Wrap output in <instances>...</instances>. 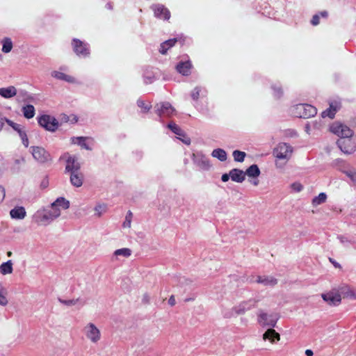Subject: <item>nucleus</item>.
Returning <instances> with one entry per match:
<instances>
[{"label":"nucleus","instance_id":"obj_13","mask_svg":"<svg viewBox=\"0 0 356 356\" xmlns=\"http://www.w3.org/2000/svg\"><path fill=\"white\" fill-rule=\"evenodd\" d=\"M167 127L170 129L177 136V138L181 140L186 145L191 144V139L186 136L185 132L173 122L168 124Z\"/></svg>","mask_w":356,"mask_h":356},{"label":"nucleus","instance_id":"obj_43","mask_svg":"<svg viewBox=\"0 0 356 356\" xmlns=\"http://www.w3.org/2000/svg\"><path fill=\"white\" fill-rule=\"evenodd\" d=\"M58 301L67 306V307H72V306H74V305H76L78 302H80V300L79 298L77 299H70V300H64V299H62L60 298H58Z\"/></svg>","mask_w":356,"mask_h":356},{"label":"nucleus","instance_id":"obj_11","mask_svg":"<svg viewBox=\"0 0 356 356\" xmlns=\"http://www.w3.org/2000/svg\"><path fill=\"white\" fill-rule=\"evenodd\" d=\"M277 319L278 318L275 315H268V314L261 311H260L259 314H258V323L261 326L274 327L276 325Z\"/></svg>","mask_w":356,"mask_h":356},{"label":"nucleus","instance_id":"obj_20","mask_svg":"<svg viewBox=\"0 0 356 356\" xmlns=\"http://www.w3.org/2000/svg\"><path fill=\"white\" fill-rule=\"evenodd\" d=\"M83 179H84V177L80 171L77 172L76 173V172L70 173V183L72 186H74L75 187L81 186L83 184Z\"/></svg>","mask_w":356,"mask_h":356},{"label":"nucleus","instance_id":"obj_4","mask_svg":"<svg viewBox=\"0 0 356 356\" xmlns=\"http://www.w3.org/2000/svg\"><path fill=\"white\" fill-rule=\"evenodd\" d=\"M292 114L296 118H309L317 113L316 108L311 104H298L291 108Z\"/></svg>","mask_w":356,"mask_h":356},{"label":"nucleus","instance_id":"obj_44","mask_svg":"<svg viewBox=\"0 0 356 356\" xmlns=\"http://www.w3.org/2000/svg\"><path fill=\"white\" fill-rule=\"evenodd\" d=\"M273 90V95L275 98H280L283 94L282 89L280 86L274 84L271 86Z\"/></svg>","mask_w":356,"mask_h":356},{"label":"nucleus","instance_id":"obj_37","mask_svg":"<svg viewBox=\"0 0 356 356\" xmlns=\"http://www.w3.org/2000/svg\"><path fill=\"white\" fill-rule=\"evenodd\" d=\"M328 16V13L326 10H323L319 13L314 15L311 20V24L313 26H317L320 23V18L326 19Z\"/></svg>","mask_w":356,"mask_h":356},{"label":"nucleus","instance_id":"obj_57","mask_svg":"<svg viewBox=\"0 0 356 356\" xmlns=\"http://www.w3.org/2000/svg\"><path fill=\"white\" fill-rule=\"evenodd\" d=\"M5 197V189L0 186V203L4 200Z\"/></svg>","mask_w":356,"mask_h":356},{"label":"nucleus","instance_id":"obj_45","mask_svg":"<svg viewBox=\"0 0 356 356\" xmlns=\"http://www.w3.org/2000/svg\"><path fill=\"white\" fill-rule=\"evenodd\" d=\"M335 110L333 108H330V107L322 112L321 116L325 118L326 117L332 119L335 115Z\"/></svg>","mask_w":356,"mask_h":356},{"label":"nucleus","instance_id":"obj_54","mask_svg":"<svg viewBox=\"0 0 356 356\" xmlns=\"http://www.w3.org/2000/svg\"><path fill=\"white\" fill-rule=\"evenodd\" d=\"M8 120H10L9 119H7L6 118L3 117L1 113H0V131L3 129V125L5 124V122L7 123V121Z\"/></svg>","mask_w":356,"mask_h":356},{"label":"nucleus","instance_id":"obj_5","mask_svg":"<svg viewBox=\"0 0 356 356\" xmlns=\"http://www.w3.org/2000/svg\"><path fill=\"white\" fill-rule=\"evenodd\" d=\"M36 215L39 218V222L49 224L60 216V211L58 207L52 206L51 203L49 210L44 209L38 211Z\"/></svg>","mask_w":356,"mask_h":356},{"label":"nucleus","instance_id":"obj_62","mask_svg":"<svg viewBox=\"0 0 356 356\" xmlns=\"http://www.w3.org/2000/svg\"><path fill=\"white\" fill-rule=\"evenodd\" d=\"M350 299L356 300V290H354V289L352 290V292H351V294L350 296Z\"/></svg>","mask_w":356,"mask_h":356},{"label":"nucleus","instance_id":"obj_27","mask_svg":"<svg viewBox=\"0 0 356 356\" xmlns=\"http://www.w3.org/2000/svg\"><path fill=\"white\" fill-rule=\"evenodd\" d=\"M137 106L140 108L142 113H147L152 108L150 102L145 101L142 98H139L136 102Z\"/></svg>","mask_w":356,"mask_h":356},{"label":"nucleus","instance_id":"obj_42","mask_svg":"<svg viewBox=\"0 0 356 356\" xmlns=\"http://www.w3.org/2000/svg\"><path fill=\"white\" fill-rule=\"evenodd\" d=\"M131 254V250L129 248H124L121 249L116 250L114 252L115 256H123L124 257H128Z\"/></svg>","mask_w":356,"mask_h":356},{"label":"nucleus","instance_id":"obj_53","mask_svg":"<svg viewBox=\"0 0 356 356\" xmlns=\"http://www.w3.org/2000/svg\"><path fill=\"white\" fill-rule=\"evenodd\" d=\"M20 94L22 95V96L24 98V102H31L33 98L31 96H29L26 92H21Z\"/></svg>","mask_w":356,"mask_h":356},{"label":"nucleus","instance_id":"obj_3","mask_svg":"<svg viewBox=\"0 0 356 356\" xmlns=\"http://www.w3.org/2000/svg\"><path fill=\"white\" fill-rule=\"evenodd\" d=\"M154 111L157 115L158 120L161 123L165 119L170 118L176 115L175 108L168 102H161L154 106Z\"/></svg>","mask_w":356,"mask_h":356},{"label":"nucleus","instance_id":"obj_23","mask_svg":"<svg viewBox=\"0 0 356 356\" xmlns=\"http://www.w3.org/2000/svg\"><path fill=\"white\" fill-rule=\"evenodd\" d=\"M10 215L14 219H23L26 216V211L23 207H16L11 209Z\"/></svg>","mask_w":356,"mask_h":356},{"label":"nucleus","instance_id":"obj_1","mask_svg":"<svg viewBox=\"0 0 356 356\" xmlns=\"http://www.w3.org/2000/svg\"><path fill=\"white\" fill-rule=\"evenodd\" d=\"M330 130L340 138L337 144L343 152L352 154L356 150V144L352 139L353 131L348 126L335 122L330 126Z\"/></svg>","mask_w":356,"mask_h":356},{"label":"nucleus","instance_id":"obj_51","mask_svg":"<svg viewBox=\"0 0 356 356\" xmlns=\"http://www.w3.org/2000/svg\"><path fill=\"white\" fill-rule=\"evenodd\" d=\"M291 188L295 192H300L303 189V186L299 182H295L291 185Z\"/></svg>","mask_w":356,"mask_h":356},{"label":"nucleus","instance_id":"obj_33","mask_svg":"<svg viewBox=\"0 0 356 356\" xmlns=\"http://www.w3.org/2000/svg\"><path fill=\"white\" fill-rule=\"evenodd\" d=\"M101 337L99 330L92 323H90V341L97 342Z\"/></svg>","mask_w":356,"mask_h":356},{"label":"nucleus","instance_id":"obj_47","mask_svg":"<svg viewBox=\"0 0 356 356\" xmlns=\"http://www.w3.org/2000/svg\"><path fill=\"white\" fill-rule=\"evenodd\" d=\"M7 124L10 125L15 131L17 132V134L19 135V131H25L22 127H21V125L19 124H17L11 120H8Z\"/></svg>","mask_w":356,"mask_h":356},{"label":"nucleus","instance_id":"obj_40","mask_svg":"<svg viewBox=\"0 0 356 356\" xmlns=\"http://www.w3.org/2000/svg\"><path fill=\"white\" fill-rule=\"evenodd\" d=\"M232 155L235 161L243 162L245 159L246 154L242 151L234 150L232 153Z\"/></svg>","mask_w":356,"mask_h":356},{"label":"nucleus","instance_id":"obj_2","mask_svg":"<svg viewBox=\"0 0 356 356\" xmlns=\"http://www.w3.org/2000/svg\"><path fill=\"white\" fill-rule=\"evenodd\" d=\"M293 149L288 143H280L273 151V156L278 160H284L285 162H276L275 165L277 168H282L284 164L291 159Z\"/></svg>","mask_w":356,"mask_h":356},{"label":"nucleus","instance_id":"obj_28","mask_svg":"<svg viewBox=\"0 0 356 356\" xmlns=\"http://www.w3.org/2000/svg\"><path fill=\"white\" fill-rule=\"evenodd\" d=\"M24 118L31 119L35 115V108L31 104H26L22 108Z\"/></svg>","mask_w":356,"mask_h":356},{"label":"nucleus","instance_id":"obj_8","mask_svg":"<svg viewBox=\"0 0 356 356\" xmlns=\"http://www.w3.org/2000/svg\"><path fill=\"white\" fill-rule=\"evenodd\" d=\"M38 122L47 131L54 132L58 127V120L49 115H42L38 118Z\"/></svg>","mask_w":356,"mask_h":356},{"label":"nucleus","instance_id":"obj_55","mask_svg":"<svg viewBox=\"0 0 356 356\" xmlns=\"http://www.w3.org/2000/svg\"><path fill=\"white\" fill-rule=\"evenodd\" d=\"M309 123L311 124V127H312V129H320V127L321 126V123H319L316 121H313Z\"/></svg>","mask_w":356,"mask_h":356},{"label":"nucleus","instance_id":"obj_32","mask_svg":"<svg viewBox=\"0 0 356 356\" xmlns=\"http://www.w3.org/2000/svg\"><path fill=\"white\" fill-rule=\"evenodd\" d=\"M245 173L250 177H257L259 176L261 172L257 165L253 164L246 170Z\"/></svg>","mask_w":356,"mask_h":356},{"label":"nucleus","instance_id":"obj_9","mask_svg":"<svg viewBox=\"0 0 356 356\" xmlns=\"http://www.w3.org/2000/svg\"><path fill=\"white\" fill-rule=\"evenodd\" d=\"M321 297L330 306H337L341 302V296L335 288L327 293H322Z\"/></svg>","mask_w":356,"mask_h":356},{"label":"nucleus","instance_id":"obj_35","mask_svg":"<svg viewBox=\"0 0 356 356\" xmlns=\"http://www.w3.org/2000/svg\"><path fill=\"white\" fill-rule=\"evenodd\" d=\"M264 339H268L271 341H274L275 339L279 340L280 339V334L276 332L273 329H268L264 334Z\"/></svg>","mask_w":356,"mask_h":356},{"label":"nucleus","instance_id":"obj_15","mask_svg":"<svg viewBox=\"0 0 356 356\" xmlns=\"http://www.w3.org/2000/svg\"><path fill=\"white\" fill-rule=\"evenodd\" d=\"M72 46L73 51L78 56L86 57L88 54V49L86 44L83 43L81 40L74 38L72 41Z\"/></svg>","mask_w":356,"mask_h":356},{"label":"nucleus","instance_id":"obj_46","mask_svg":"<svg viewBox=\"0 0 356 356\" xmlns=\"http://www.w3.org/2000/svg\"><path fill=\"white\" fill-rule=\"evenodd\" d=\"M132 218H133V213H131V211H129L126 215L125 220L124 221L122 226L124 227H130Z\"/></svg>","mask_w":356,"mask_h":356},{"label":"nucleus","instance_id":"obj_25","mask_svg":"<svg viewBox=\"0 0 356 356\" xmlns=\"http://www.w3.org/2000/svg\"><path fill=\"white\" fill-rule=\"evenodd\" d=\"M51 75L52 77L58 80L64 81L67 83H72L74 81V77L59 71H53Z\"/></svg>","mask_w":356,"mask_h":356},{"label":"nucleus","instance_id":"obj_12","mask_svg":"<svg viewBox=\"0 0 356 356\" xmlns=\"http://www.w3.org/2000/svg\"><path fill=\"white\" fill-rule=\"evenodd\" d=\"M151 9L156 18L163 20H168L170 18V12L162 4H153L151 6Z\"/></svg>","mask_w":356,"mask_h":356},{"label":"nucleus","instance_id":"obj_22","mask_svg":"<svg viewBox=\"0 0 356 356\" xmlns=\"http://www.w3.org/2000/svg\"><path fill=\"white\" fill-rule=\"evenodd\" d=\"M256 282L262 284L264 286H275L277 281L275 278L270 276H257Z\"/></svg>","mask_w":356,"mask_h":356},{"label":"nucleus","instance_id":"obj_17","mask_svg":"<svg viewBox=\"0 0 356 356\" xmlns=\"http://www.w3.org/2000/svg\"><path fill=\"white\" fill-rule=\"evenodd\" d=\"M192 63L190 60L180 61L176 65L177 71L184 76H188L191 74Z\"/></svg>","mask_w":356,"mask_h":356},{"label":"nucleus","instance_id":"obj_31","mask_svg":"<svg viewBox=\"0 0 356 356\" xmlns=\"http://www.w3.org/2000/svg\"><path fill=\"white\" fill-rule=\"evenodd\" d=\"M88 138L87 137H72L71 138V141L72 144H77L81 146L82 148L86 149H89V146L87 144Z\"/></svg>","mask_w":356,"mask_h":356},{"label":"nucleus","instance_id":"obj_41","mask_svg":"<svg viewBox=\"0 0 356 356\" xmlns=\"http://www.w3.org/2000/svg\"><path fill=\"white\" fill-rule=\"evenodd\" d=\"M8 304V300L7 298V292L3 287L0 289V305L5 307Z\"/></svg>","mask_w":356,"mask_h":356},{"label":"nucleus","instance_id":"obj_14","mask_svg":"<svg viewBox=\"0 0 356 356\" xmlns=\"http://www.w3.org/2000/svg\"><path fill=\"white\" fill-rule=\"evenodd\" d=\"M64 156L67 157L66 165L65 168V172L72 173L77 172L80 170V163L78 162L76 158L74 156H70L69 154H65Z\"/></svg>","mask_w":356,"mask_h":356},{"label":"nucleus","instance_id":"obj_50","mask_svg":"<svg viewBox=\"0 0 356 356\" xmlns=\"http://www.w3.org/2000/svg\"><path fill=\"white\" fill-rule=\"evenodd\" d=\"M19 136L22 139V143L24 145L27 147L29 146V139L26 131H19Z\"/></svg>","mask_w":356,"mask_h":356},{"label":"nucleus","instance_id":"obj_39","mask_svg":"<svg viewBox=\"0 0 356 356\" xmlns=\"http://www.w3.org/2000/svg\"><path fill=\"white\" fill-rule=\"evenodd\" d=\"M107 209L106 205L104 204H98L94 208V216L100 217L103 213H106Z\"/></svg>","mask_w":356,"mask_h":356},{"label":"nucleus","instance_id":"obj_36","mask_svg":"<svg viewBox=\"0 0 356 356\" xmlns=\"http://www.w3.org/2000/svg\"><path fill=\"white\" fill-rule=\"evenodd\" d=\"M52 206H60L64 209H67L70 207V202L63 197H58L53 203Z\"/></svg>","mask_w":356,"mask_h":356},{"label":"nucleus","instance_id":"obj_64","mask_svg":"<svg viewBox=\"0 0 356 356\" xmlns=\"http://www.w3.org/2000/svg\"><path fill=\"white\" fill-rule=\"evenodd\" d=\"M313 354H314V353H313V351H312V350H309V349H308V350H306V351H305V355H306L307 356H312V355H313Z\"/></svg>","mask_w":356,"mask_h":356},{"label":"nucleus","instance_id":"obj_38","mask_svg":"<svg viewBox=\"0 0 356 356\" xmlns=\"http://www.w3.org/2000/svg\"><path fill=\"white\" fill-rule=\"evenodd\" d=\"M327 195L325 193H321L318 196H316L312 200L313 206H318L324 203L326 201Z\"/></svg>","mask_w":356,"mask_h":356},{"label":"nucleus","instance_id":"obj_61","mask_svg":"<svg viewBox=\"0 0 356 356\" xmlns=\"http://www.w3.org/2000/svg\"><path fill=\"white\" fill-rule=\"evenodd\" d=\"M305 131L307 134H310V131L312 130V128L311 127V124L309 122H307L305 126Z\"/></svg>","mask_w":356,"mask_h":356},{"label":"nucleus","instance_id":"obj_10","mask_svg":"<svg viewBox=\"0 0 356 356\" xmlns=\"http://www.w3.org/2000/svg\"><path fill=\"white\" fill-rule=\"evenodd\" d=\"M33 158L40 163H44L51 160L50 154L43 147L38 146L31 147Z\"/></svg>","mask_w":356,"mask_h":356},{"label":"nucleus","instance_id":"obj_16","mask_svg":"<svg viewBox=\"0 0 356 356\" xmlns=\"http://www.w3.org/2000/svg\"><path fill=\"white\" fill-rule=\"evenodd\" d=\"M207 95V90L201 86H196L191 92V97L195 101V107L200 111H203V108L199 106L197 100L200 97H204Z\"/></svg>","mask_w":356,"mask_h":356},{"label":"nucleus","instance_id":"obj_7","mask_svg":"<svg viewBox=\"0 0 356 356\" xmlns=\"http://www.w3.org/2000/svg\"><path fill=\"white\" fill-rule=\"evenodd\" d=\"M193 163L201 170H209L211 164L209 159L202 152H195L192 155Z\"/></svg>","mask_w":356,"mask_h":356},{"label":"nucleus","instance_id":"obj_26","mask_svg":"<svg viewBox=\"0 0 356 356\" xmlns=\"http://www.w3.org/2000/svg\"><path fill=\"white\" fill-rule=\"evenodd\" d=\"M336 289L340 295H342L344 298L350 299L353 289L349 285L346 284H341Z\"/></svg>","mask_w":356,"mask_h":356},{"label":"nucleus","instance_id":"obj_58","mask_svg":"<svg viewBox=\"0 0 356 356\" xmlns=\"http://www.w3.org/2000/svg\"><path fill=\"white\" fill-rule=\"evenodd\" d=\"M230 178V172L227 174V173H225L222 175L221 177V180L223 181V182H227Z\"/></svg>","mask_w":356,"mask_h":356},{"label":"nucleus","instance_id":"obj_52","mask_svg":"<svg viewBox=\"0 0 356 356\" xmlns=\"http://www.w3.org/2000/svg\"><path fill=\"white\" fill-rule=\"evenodd\" d=\"M330 108L335 110V113L340 108V103L338 102H333L330 104Z\"/></svg>","mask_w":356,"mask_h":356},{"label":"nucleus","instance_id":"obj_6","mask_svg":"<svg viewBox=\"0 0 356 356\" xmlns=\"http://www.w3.org/2000/svg\"><path fill=\"white\" fill-rule=\"evenodd\" d=\"M257 301L255 299H250L247 301H243L238 305L233 307L231 311L225 312L224 316L226 318H230L234 315L243 314L246 311L254 307L257 305Z\"/></svg>","mask_w":356,"mask_h":356},{"label":"nucleus","instance_id":"obj_34","mask_svg":"<svg viewBox=\"0 0 356 356\" xmlns=\"http://www.w3.org/2000/svg\"><path fill=\"white\" fill-rule=\"evenodd\" d=\"M2 51L3 53H9L13 49V42L10 38H4L1 40Z\"/></svg>","mask_w":356,"mask_h":356},{"label":"nucleus","instance_id":"obj_24","mask_svg":"<svg viewBox=\"0 0 356 356\" xmlns=\"http://www.w3.org/2000/svg\"><path fill=\"white\" fill-rule=\"evenodd\" d=\"M17 95V89L10 86L7 88H0V95L6 99L11 98Z\"/></svg>","mask_w":356,"mask_h":356},{"label":"nucleus","instance_id":"obj_49","mask_svg":"<svg viewBox=\"0 0 356 356\" xmlns=\"http://www.w3.org/2000/svg\"><path fill=\"white\" fill-rule=\"evenodd\" d=\"M61 120L65 122H70L71 123L74 124V123H76L78 120V118L75 115H73L72 116V118L70 119V118L69 116H67V115L65 114H63L62 115V118H61Z\"/></svg>","mask_w":356,"mask_h":356},{"label":"nucleus","instance_id":"obj_59","mask_svg":"<svg viewBox=\"0 0 356 356\" xmlns=\"http://www.w3.org/2000/svg\"><path fill=\"white\" fill-rule=\"evenodd\" d=\"M330 261L334 265L335 268H341V266L335 260H334L332 258H329Z\"/></svg>","mask_w":356,"mask_h":356},{"label":"nucleus","instance_id":"obj_19","mask_svg":"<svg viewBox=\"0 0 356 356\" xmlns=\"http://www.w3.org/2000/svg\"><path fill=\"white\" fill-rule=\"evenodd\" d=\"M230 178L233 181L242 183L245 179V173L242 170L234 168L230 170Z\"/></svg>","mask_w":356,"mask_h":356},{"label":"nucleus","instance_id":"obj_29","mask_svg":"<svg viewBox=\"0 0 356 356\" xmlns=\"http://www.w3.org/2000/svg\"><path fill=\"white\" fill-rule=\"evenodd\" d=\"M213 157L217 158L220 161H225L227 160V154L226 152L220 148H217L213 150L211 152Z\"/></svg>","mask_w":356,"mask_h":356},{"label":"nucleus","instance_id":"obj_21","mask_svg":"<svg viewBox=\"0 0 356 356\" xmlns=\"http://www.w3.org/2000/svg\"><path fill=\"white\" fill-rule=\"evenodd\" d=\"M181 38H175L172 39H169L162 42L160 45L159 52L161 54H165L169 49L172 47L175 43L178 41H180Z\"/></svg>","mask_w":356,"mask_h":356},{"label":"nucleus","instance_id":"obj_30","mask_svg":"<svg viewBox=\"0 0 356 356\" xmlns=\"http://www.w3.org/2000/svg\"><path fill=\"white\" fill-rule=\"evenodd\" d=\"M13 262L11 260H8L0 266V273L2 275L10 274L13 273Z\"/></svg>","mask_w":356,"mask_h":356},{"label":"nucleus","instance_id":"obj_48","mask_svg":"<svg viewBox=\"0 0 356 356\" xmlns=\"http://www.w3.org/2000/svg\"><path fill=\"white\" fill-rule=\"evenodd\" d=\"M346 176L350 178L352 182L356 186V171L353 170H348L344 171Z\"/></svg>","mask_w":356,"mask_h":356},{"label":"nucleus","instance_id":"obj_56","mask_svg":"<svg viewBox=\"0 0 356 356\" xmlns=\"http://www.w3.org/2000/svg\"><path fill=\"white\" fill-rule=\"evenodd\" d=\"M134 156L136 157V159L137 161H139L142 159L143 157V152L141 151H136L134 152H133Z\"/></svg>","mask_w":356,"mask_h":356},{"label":"nucleus","instance_id":"obj_18","mask_svg":"<svg viewBox=\"0 0 356 356\" xmlns=\"http://www.w3.org/2000/svg\"><path fill=\"white\" fill-rule=\"evenodd\" d=\"M143 77L145 84H150L158 79V75L152 69L146 67L144 70Z\"/></svg>","mask_w":356,"mask_h":356},{"label":"nucleus","instance_id":"obj_63","mask_svg":"<svg viewBox=\"0 0 356 356\" xmlns=\"http://www.w3.org/2000/svg\"><path fill=\"white\" fill-rule=\"evenodd\" d=\"M149 301V297L147 294H145L143 298V302L145 303H148Z\"/></svg>","mask_w":356,"mask_h":356},{"label":"nucleus","instance_id":"obj_60","mask_svg":"<svg viewBox=\"0 0 356 356\" xmlns=\"http://www.w3.org/2000/svg\"><path fill=\"white\" fill-rule=\"evenodd\" d=\"M168 303L170 306H174L176 303V301H175V296L173 295H172L169 300H168Z\"/></svg>","mask_w":356,"mask_h":356}]
</instances>
